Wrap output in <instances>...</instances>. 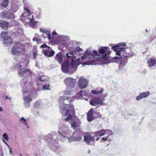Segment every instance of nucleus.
I'll use <instances>...</instances> for the list:
<instances>
[{"label": "nucleus", "mask_w": 156, "mask_h": 156, "mask_svg": "<svg viewBox=\"0 0 156 156\" xmlns=\"http://www.w3.org/2000/svg\"><path fill=\"white\" fill-rule=\"evenodd\" d=\"M1 36L3 39H9V37L7 32H2L1 34Z\"/></svg>", "instance_id": "24"}, {"label": "nucleus", "mask_w": 156, "mask_h": 156, "mask_svg": "<svg viewBox=\"0 0 156 156\" xmlns=\"http://www.w3.org/2000/svg\"><path fill=\"white\" fill-rule=\"evenodd\" d=\"M129 58L128 56L127 55H124L122 56L120 58L115 57L113 58L115 59H118L120 61L121 64H126L128 62V59Z\"/></svg>", "instance_id": "12"}, {"label": "nucleus", "mask_w": 156, "mask_h": 156, "mask_svg": "<svg viewBox=\"0 0 156 156\" xmlns=\"http://www.w3.org/2000/svg\"><path fill=\"white\" fill-rule=\"evenodd\" d=\"M108 47H101L99 49V55H104L102 56L103 59L105 60L108 59L109 55L110 53V51L108 49Z\"/></svg>", "instance_id": "4"}, {"label": "nucleus", "mask_w": 156, "mask_h": 156, "mask_svg": "<svg viewBox=\"0 0 156 156\" xmlns=\"http://www.w3.org/2000/svg\"><path fill=\"white\" fill-rule=\"evenodd\" d=\"M64 82L68 88L74 87L76 85V80L71 78H67L64 80Z\"/></svg>", "instance_id": "5"}, {"label": "nucleus", "mask_w": 156, "mask_h": 156, "mask_svg": "<svg viewBox=\"0 0 156 156\" xmlns=\"http://www.w3.org/2000/svg\"><path fill=\"white\" fill-rule=\"evenodd\" d=\"M76 50L78 51H82V49L81 48H80L79 47H77V48L76 49Z\"/></svg>", "instance_id": "41"}, {"label": "nucleus", "mask_w": 156, "mask_h": 156, "mask_svg": "<svg viewBox=\"0 0 156 156\" xmlns=\"http://www.w3.org/2000/svg\"><path fill=\"white\" fill-rule=\"evenodd\" d=\"M150 94V92L149 91H147L146 92H142L140 94L139 96L136 97V99L137 101H139V100L149 96Z\"/></svg>", "instance_id": "14"}, {"label": "nucleus", "mask_w": 156, "mask_h": 156, "mask_svg": "<svg viewBox=\"0 0 156 156\" xmlns=\"http://www.w3.org/2000/svg\"><path fill=\"white\" fill-rule=\"evenodd\" d=\"M147 33H148V30H145V32L144 33L146 34H147Z\"/></svg>", "instance_id": "54"}, {"label": "nucleus", "mask_w": 156, "mask_h": 156, "mask_svg": "<svg viewBox=\"0 0 156 156\" xmlns=\"http://www.w3.org/2000/svg\"><path fill=\"white\" fill-rule=\"evenodd\" d=\"M86 54H87L88 56H90V55H92V52H90L88 50H87L86 51L85 53L83 54V57L84 58H87L86 57H85ZM93 56H100L99 52H98V51L96 50H94L93 51Z\"/></svg>", "instance_id": "16"}, {"label": "nucleus", "mask_w": 156, "mask_h": 156, "mask_svg": "<svg viewBox=\"0 0 156 156\" xmlns=\"http://www.w3.org/2000/svg\"><path fill=\"white\" fill-rule=\"evenodd\" d=\"M42 89L43 90H50V85L49 84H46L45 85L43 86Z\"/></svg>", "instance_id": "29"}, {"label": "nucleus", "mask_w": 156, "mask_h": 156, "mask_svg": "<svg viewBox=\"0 0 156 156\" xmlns=\"http://www.w3.org/2000/svg\"><path fill=\"white\" fill-rule=\"evenodd\" d=\"M2 110H3L2 108L1 107H0V111L1 112Z\"/></svg>", "instance_id": "56"}, {"label": "nucleus", "mask_w": 156, "mask_h": 156, "mask_svg": "<svg viewBox=\"0 0 156 156\" xmlns=\"http://www.w3.org/2000/svg\"><path fill=\"white\" fill-rule=\"evenodd\" d=\"M24 119H24V118L23 117H22L20 119V121H23V122H24Z\"/></svg>", "instance_id": "50"}, {"label": "nucleus", "mask_w": 156, "mask_h": 156, "mask_svg": "<svg viewBox=\"0 0 156 156\" xmlns=\"http://www.w3.org/2000/svg\"><path fill=\"white\" fill-rule=\"evenodd\" d=\"M57 34V33L55 31H53L52 33V34L53 36L56 35Z\"/></svg>", "instance_id": "45"}, {"label": "nucleus", "mask_w": 156, "mask_h": 156, "mask_svg": "<svg viewBox=\"0 0 156 156\" xmlns=\"http://www.w3.org/2000/svg\"><path fill=\"white\" fill-rule=\"evenodd\" d=\"M33 41H34V40H36V41H37L38 40H34V39H33Z\"/></svg>", "instance_id": "62"}, {"label": "nucleus", "mask_w": 156, "mask_h": 156, "mask_svg": "<svg viewBox=\"0 0 156 156\" xmlns=\"http://www.w3.org/2000/svg\"><path fill=\"white\" fill-rule=\"evenodd\" d=\"M24 50V46L18 42L16 43L15 45L12 49V53L13 55H17L21 53Z\"/></svg>", "instance_id": "2"}, {"label": "nucleus", "mask_w": 156, "mask_h": 156, "mask_svg": "<svg viewBox=\"0 0 156 156\" xmlns=\"http://www.w3.org/2000/svg\"><path fill=\"white\" fill-rule=\"evenodd\" d=\"M93 109L91 108L87 114V119L88 121L91 122L93 118Z\"/></svg>", "instance_id": "18"}, {"label": "nucleus", "mask_w": 156, "mask_h": 156, "mask_svg": "<svg viewBox=\"0 0 156 156\" xmlns=\"http://www.w3.org/2000/svg\"><path fill=\"white\" fill-rule=\"evenodd\" d=\"M66 57L68 58H70L72 57L71 56L69 55V53H66Z\"/></svg>", "instance_id": "48"}, {"label": "nucleus", "mask_w": 156, "mask_h": 156, "mask_svg": "<svg viewBox=\"0 0 156 156\" xmlns=\"http://www.w3.org/2000/svg\"><path fill=\"white\" fill-rule=\"evenodd\" d=\"M3 43L6 46H9L13 43L12 41V40H3Z\"/></svg>", "instance_id": "26"}, {"label": "nucleus", "mask_w": 156, "mask_h": 156, "mask_svg": "<svg viewBox=\"0 0 156 156\" xmlns=\"http://www.w3.org/2000/svg\"><path fill=\"white\" fill-rule=\"evenodd\" d=\"M154 37H153L152 38H154V39H156V33H154Z\"/></svg>", "instance_id": "52"}, {"label": "nucleus", "mask_w": 156, "mask_h": 156, "mask_svg": "<svg viewBox=\"0 0 156 156\" xmlns=\"http://www.w3.org/2000/svg\"><path fill=\"white\" fill-rule=\"evenodd\" d=\"M62 56L60 53H59V60L62 61Z\"/></svg>", "instance_id": "43"}, {"label": "nucleus", "mask_w": 156, "mask_h": 156, "mask_svg": "<svg viewBox=\"0 0 156 156\" xmlns=\"http://www.w3.org/2000/svg\"><path fill=\"white\" fill-rule=\"evenodd\" d=\"M90 104L92 106L101 105L103 101L101 99L98 97L93 98L90 101Z\"/></svg>", "instance_id": "8"}, {"label": "nucleus", "mask_w": 156, "mask_h": 156, "mask_svg": "<svg viewBox=\"0 0 156 156\" xmlns=\"http://www.w3.org/2000/svg\"><path fill=\"white\" fill-rule=\"evenodd\" d=\"M60 111L63 114H64L65 116H67L65 120L69 121L72 119L73 117L76 115V110L74 106L72 104H65L60 108Z\"/></svg>", "instance_id": "1"}, {"label": "nucleus", "mask_w": 156, "mask_h": 156, "mask_svg": "<svg viewBox=\"0 0 156 156\" xmlns=\"http://www.w3.org/2000/svg\"><path fill=\"white\" fill-rule=\"evenodd\" d=\"M95 61L94 60H91L85 62V64L87 65H94L95 64Z\"/></svg>", "instance_id": "31"}, {"label": "nucleus", "mask_w": 156, "mask_h": 156, "mask_svg": "<svg viewBox=\"0 0 156 156\" xmlns=\"http://www.w3.org/2000/svg\"><path fill=\"white\" fill-rule=\"evenodd\" d=\"M104 91V89L103 88H100L99 91H98L97 90H91V93L94 94H98L102 93Z\"/></svg>", "instance_id": "23"}, {"label": "nucleus", "mask_w": 156, "mask_h": 156, "mask_svg": "<svg viewBox=\"0 0 156 156\" xmlns=\"http://www.w3.org/2000/svg\"><path fill=\"white\" fill-rule=\"evenodd\" d=\"M24 122H23L24 124L26 126H27L28 124H27V122L26 121V119H24Z\"/></svg>", "instance_id": "47"}, {"label": "nucleus", "mask_w": 156, "mask_h": 156, "mask_svg": "<svg viewBox=\"0 0 156 156\" xmlns=\"http://www.w3.org/2000/svg\"><path fill=\"white\" fill-rule=\"evenodd\" d=\"M41 48H48V49H49V48L51 49V48H50V47H48L46 45H45V44H42V45L41 46Z\"/></svg>", "instance_id": "39"}, {"label": "nucleus", "mask_w": 156, "mask_h": 156, "mask_svg": "<svg viewBox=\"0 0 156 156\" xmlns=\"http://www.w3.org/2000/svg\"><path fill=\"white\" fill-rule=\"evenodd\" d=\"M9 147V149L10 150L9 151L10 152V153H12V151H11L12 150V148L10 147Z\"/></svg>", "instance_id": "55"}, {"label": "nucleus", "mask_w": 156, "mask_h": 156, "mask_svg": "<svg viewBox=\"0 0 156 156\" xmlns=\"http://www.w3.org/2000/svg\"><path fill=\"white\" fill-rule=\"evenodd\" d=\"M3 137L6 140L8 141L9 137L6 133H4L2 135Z\"/></svg>", "instance_id": "32"}, {"label": "nucleus", "mask_w": 156, "mask_h": 156, "mask_svg": "<svg viewBox=\"0 0 156 156\" xmlns=\"http://www.w3.org/2000/svg\"><path fill=\"white\" fill-rule=\"evenodd\" d=\"M20 156H23L21 154H20Z\"/></svg>", "instance_id": "63"}, {"label": "nucleus", "mask_w": 156, "mask_h": 156, "mask_svg": "<svg viewBox=\"0 0 156 156\" xmlns=\"http://www.w3.org/2000/svg\"><path fill=\"white\" fill-rule=\"evenodd\" d=\"M41 37H40L38 34H36L35 35L33 39H39V38Z\"/></svg>", "instance_id": "36"}, {"label": "nucleus", "mask_w": 156, "mask_h": 156, "mask_svg": "<svg viewBox=\"0 0 156 156\" xmlns=\"http://www.w3.org/2000/svg\"><path fill=\"white\" fill-rule=\"evenodd\" d=\"M24 12L21 15V17H27L29 16V15H32L30 14V12L28 9L24 8Z\"/></svg>", "instance_id": "21"}, {"label": "nucleus", "mask_w": 156, "mask_h": 156, "mask_svg": "<svg viewBox=\"0 0 156 156\" xmlns=\"http://www.w3.org/2000/svg\"><path fill=\"white\" fill-rule=\"evenodd\" d=\"M9 14V12L7 11H3L2 13V17L3 18H5L7 19V16Z\"/></svg>", "instance_id": "27"}, {"label": "nucleus", "mask_w": 156, "mask_h": 156, "mask_svg": "<svg viewBox=\"0 0 156 156\" xmlns=\"http://www.w3.org/2000/svg\"><path fill=\"white\" fill-rule=\"evenodd\" d=\"M34 58L35 59L36 56V54L35 52H34L33 53Z\"/></svg>", "instance_id": "49"}, {"label": "nucleus", "mask_w": 156, "mask_h": 156, "mask_svg": "<svg viewBox=\"0 0 156 156\" xmlns=\"http://www.w3.org/2000/svg\"><path fill=\"white\" fill-rule=\"evenodd\" d=\"M2 141H3V142L5 143V144L8 147H9V146L8 144H7V143L3 139H2Z\"/></svg>", "instance_id": "51"}, {"label": "nucleus", "mask_w": 156, "mask_h": 156, "mask_svg": "<svg viewBox=\"0 0 156 156\" xmlns=\"http://www.w3.org/2000/svg\"><path fill=\"white\" fill-rule=\"evenodd\" d=\"M52 40V41L53 42H54L55 40H54V39H53V40Z\"/></svg>", "instance_id": "60"}, {"label": "nucleus", "mask_w": 156, "mask_h": 156, "mask_svg": "<svg viewBox=\"0 0 156 156\" xmlns=\"http://www.w3.org/2000/svg\"><path fill=\"white\" fill-rule=\"evenodd\" d=\"M39 30L41 32L44 33L47 35L48 39H51V32L50 31L43 28H40Z\"/></svg>", "instance_id": "17"}, {"label": "nucleus", "mask_w": 156, "mask_h": 156, "mask_svg": "<svg viewBox=\"0 0 156 156\" xmlns=\"http://www.w3.org/2000/svg\"><path fill=\"white\" fill-rule=\"evenodd\" d=\"M148 64L149 67H151L156 64V60L155 58H151L148 61Z\"/></svg>", "instance_id": "20"}, {"label": "nucleus", "mask_w": 156, "mask_h": 156, "mask_svg": "<svg viewBox=\"0 0 156 156\" xmlns=\"http://www.w3.org/2000/svg\"><path fill=\"white\" fill-rule=\"evenodd\" d=\"M69 63L67 62H64L62 65V70L65 72H68L69 69Z\"/></svg>", "instance_id": "15"}, {"label": "nucleus", "mask_w": 156, "mask_h": 156, "mask_svg": "<svg viewBox=\"0 0 156 156\" xmlns=\"http://www.w3.org/2000/svg\"><path fill=\"white\" fill-rule=\"evenodd\" d=\"M78 64L77 62L76 61H74L73 58H72V62L71 63V66L73 69L74 68H77L78 66Z\"/></svg>", "instance_id": "25"}, {"label": "nucleus", "mask_w": 156, "mask_h": 156, "mask_svg": "<svg viewBox=\"0 0 156 156\" xmlns=\"http://www.w3.org/2000/svg\"><path fill=\"white\" fill-rule=\"evenodd\" d=\"M108 138H109L108 136L106 137H103L101 138V142H104V141L107 140Z\"/></svg>", "instance_id": "37"}, {"label": "nucleus", "mask_w": 156, "mask_h": 156, "mask_svg": "<svg viewBox=\"0 0 156 156\" xmlns=\"http://www.w3.org/2000/svg\"><path fill=\"white\" fill-rule=\"evenodd\" d=\"M69 54H70V55H72L73 54H72V53H69Z\"/></svg>", "instance_id": "61"}, {"label": "nucleus", "mask_w": 156, "mask_h": 156, "mask_svg": "<svg viewBox=\"0 0 156 156\" xmlns=\"http://www.w3.org/2000/svg\"><path fill=\"white\" fill-rule=\"evenodd\" d=\"M26 93H29V92L28 91H23V94L24 95H25V94Z\"/></svg>", "instance_id": "53"}, {"label": "nucleus", "mask_w": 156, "mask_h": 156, "mask_svg": "<svg viewBox=\"0 0 156 156\" xmlns=\"http://www.w3.org/2000/svg\"><path fill=\"white\" fill-rule=\"evenodd\" d=\"M107 133L108 134V136L111 135L113 134V132L112 131L104 130V129H101V130L95 132L94 133L92 134H94L95 138V140L98 141L100 138V136H104Z\"/></svg>", "instance_id": "3"}, {"label": "nucleus", "mask_w": 156, "mask_h": 156, "mask_svg": "<svg viewBox=\"0 0 156 156\" xmlns=\"http://www.w3.org/2000/svg\"><path fill=\"white\" fill-rule=\"evenodd\" d=\"M21 63H20V64H18L15 66L16 68L19 70L18 71V75L21 77L23 76L26 73H28L29 74L31 73L29 69H21V68L22 66V65H21Z\"/></svg>", "instance_id": "6"}, {"label": "nucleus", "mask_w": 156, "mask_h": 156, "mask_svg": "<svg viewBox=\"0 0 156 156\" xmlns=\"http://www.w3.org/2000/svg\"><path fill=\"white\" fill-rule=\"evenodd\" d=\"M9 1L8 0H4L2 2V6L4 7H6L8 5V2Z\"/></svg>", "instance_id": "28"}, {"label": "nucleus", "mask_w": 156, "mask_h": 156, "mask_svg": "<svg viewBox=\"0 0 156 156\" xmlns=\"http://www.w3.org/2000/svg\"><path fill=\"white\" fill-rule=\"evenodd\" d=\"M83 134L82 131H76L74 133L73 136L71 137V139L74 141H80L82 139Z\"/></svg>", "instance_id": "7"}, {"label": "nucleus", "mask_w": 156, "mask_h": 156, "mask_svg": "<svg viewBox=\"0 0 156 156\" xmlns=\"http://www.w3.org/2000/svg\"><path fill=\"white\" fill-rule=\"evenodd\" d=\"M48 49V50H47L44 51V55L48 57L52 56L55 53L54 51H50L51 50V48H49V49Z\"/></svg>", "instance_id": "22"}, {"label": "nucleus", "mask_w": 156, "mask_h": 156, "mask_svg": "<svg viewBox=\"0 0 156 156\" xmlns=\"http://www.w3.org/2000/svg\"><path fill=\"white\" fill-rule=\"evenodd\" d=\"M0 26L4 29L7 30L8 28L9 23L7 22L4 20L0 21Z\"/></svg>", "instance_id": "19"}, {"label": "nucleus", "mask_w": 156, "mask_h": 156, "mask_svg": "<svg viewBox=\"0 0 156 156\" xmlns=\"http://www.w3.org/2000/svg\"><path fill=\"white\" fill-rule=\"evenodd\" d=\"M95 140V136L94 134H89L84 136V140L87 144H90L91 142H94Z\"/></svg>", "instance_id": "10"}, {"label": "nucleus", "mask_w": 156, "mask_h": 156, "mask_svg": "<svg viewBox=\"0 0 156 156\" xmlns=\"http://www.w3.org/2000/svg\"><path fill=\"white\" fill-rule=\"evenodd\" d=\"M71 126L72 127H73L74 129H75L77 126V123L76 122H73L72 123Z\"/></svg>", "instance_id": "33"}, {"label": "nucleus", "mask_w": 156, "mask_h": 156, "mask_svg": "<svg viewBox=\"0 0 156 156\" xmlns=\"http://www.w3.org/2000/svg\"><path fill=\"white\" fill-rule=\"evenodd\" d=\"M40 102L39 101L36 102L34 104V106L36 108H38L40 105Z\"/></svg>", "instance_id": "35"}, {"label": "nucleus", "mask_w": 156, "mask_h": 156, "mask_svg": "<svg viewBox=\"0 0 156 156\" xmlns=\"http://www.w3.org/2000/svg\"><path fill=\"white\" fill-rule=\"evenodd\" d=\"M26 126H27V127L28 128H29V126L28 125H27Z\"/></svg>", "instance_id": "58"}, {"label": "nucleus", "mask_w": 156, "mask_h": 156, "mask_svg": "<svg viewBox=\"0 0 156 156\" xmlns=\"http://www.w3.org/2000/svg\"><path fill=\"white\" fill-rule=\"evenodd\" d=\"M5 99H9L10 100H11V97L9 98L7 96H6L5 97Z\"/></svg>", "instance_id": "46"}, {"label": "nucleus", "mask_w": 156, "mask_h": 156, "mask_svg": "<svg viewBox=\"0 0 156 156\" xmlns=\"http://www.w3.org/2000/svg\"><path fill=\"white\" fill-rule=\"evenodd\" d=\"M39 80L41 82H43L44 81V79L42 78V76H40L39 77Z\"/></svg>", "instance_id": "42"}, {"label": "nucleus", "mask_w": 156, "mask_h": 156, "mask_svg": "<svg viewBox=\"0 0 156 156\" xmlns=\"http://www.w3.org/2000/svg\"><path fill=\"white\" fill-rule=\"evenodd\" d=\"M28 96L24 97L23 99L24 101V105L25 106L28 108L30 106V103L32 101V99L30 97V95L29 94H28Z\"/></svg>", "instance_id": "13"}, {"label": "nucleus", "mask_w": 156, "mask_h": 156, "mask_svg": "<svg viewBox=\"0 0 156 156\" xmlns=\"http://www.w3.org/2000/svg\"><path fill=\"white\" fill-rule=\"evenodd\" d=\"M69 37L68 36H62V35H59V39H69Z\"/></svg>", "instance_id": "34"}, {"label": "nucleus", "mask_w": 156, "mask_h": 156, "mask_svg": "<svg viewBox=\"0 0 156 156\" xmlns=\"http://www.w3.org/2000/svg\"><path fill=\"white\" fill-rule=\"evenodd\" d=\"M34 19L33 15H29V16L26 17L24 19V22L27 23H30V26L32 28H34L35 26L36 21H34Z\"/></svg>", "instance_id": "9"}, {"label": "nucleus", "mask_w": 156, "mask_h": 156, "mask_svg": "<svg viewBox=\"0 0 156 156\" xmlns=\"http://www.w3.org/2000/svg\"><path fill=\"white\" fill-rule=\"evenodd\" d=\"M115 53L116 55L119 56L120 55L121 53L120 51L119 50H116Z\"/></svg>", "instance_id": "40"}, {"label": "nucleus", "mask_w": 156, "mask_h": 156, "mask_svg": "<svg viewBox=\"0 0 156 156\" xmlns=\"http://www.w3.org/2000/svg\"><path fill=\"white\" fill-rule=\"evenodd\" d=\"M79 87L81 89H83L87 87L88 85V81L87 79L80 78L78 81Z\"/></svg>", "instance_id": "11"}, {"label": "nucleus", "mask_w": 156, "mask_h": 156, "mask_svg": "<svg viewBox=\"0 0 156 156\" xmlns=\"http://www.w3.org/2000/svg\"><path fill=\"white\" fill-rule=\"evenodd\" d=\"M126 45V43H124L123 44V46H125Z\"/></svg>", "instance_id": "59"}, {"label": "nucleus", "mask_w": 156, "mask_h": 156, "mask_svg": "<svg viewBox=\"0 0 156 156\" xmlns=\"http://www.w3.org/2000/svg\"><path fill=\"white\" fill-rule=\"evenodd\" d=\"M55 58L56 59V60L58 61V53L57 54L55 57Z\"/></svg>", "instance_id": "44"}, {"label": "nucleus", "mask_w": 156, "mask_h": 156, "mask_svg": "<svg viewBox=\"0 0 156 156\" xmlns=\"http://www.w3.org/2000/svg\"><path fill=\"white\" fill-rule=\"evenodd\" d=\"M14 17L15 16L12 13H9V14L7 16V19H13L14 18Z\"/></svg>", "instance_id": "30"}, {"label": "nucleus", "mask_w": 156, "mask_h": 156, "mask_svg": "<svg viewBox=\"0 0 156 156\" xmlns=\"http://www.w3.org/2000/svg\"><path fill=\"white\" fill-rule=\"evenodd\" d=\"M96 90H97L98 91H99V90H100V88H96Z\"/></svg>", "instance_id": "57"}, {"label": "nucleus", "mask_w": 156, "mask_h": 156, "mask_svg": "<svg viewBox=\"0 0 156 156\" xmlns=\"http://www.w3.org/2000/svg\"><path fill=\"white\" fill-rule=\"evenodd\" d=\"M27 82H25V83H24V84H25V85L26 83Z\"/></svg>", "instance_id": "64"}, {"label": "nucleus", "mask_w": 156, "mask_h": 156, "mask_svg": "<svg viewBox=\"0 0 156 156\" xmlns=\"http://www.w3.org/2000/svg\"><path fill=\"white\" fill-rule=\"evenodd\" d=\"M96 114L97 115V117L99 118L101 117V115L99 112H96Z\"/></svg>", "instance_id": "38"}]
</instances>
